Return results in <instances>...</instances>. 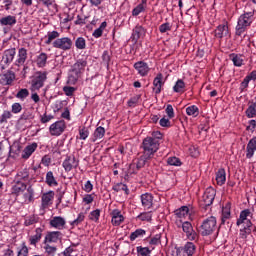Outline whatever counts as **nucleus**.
<instances>
[{
  "instance_id": "obj_1",
  "label": "nucleus",
  "mask_w": 256,
  "mask_h": 256,
  "mask_svg": "<svg viewBox=\"0 0 256 256\" xmlns=\"http://www.w3.org/2000/svg\"><path fill=\"white\" fill-rule=\"evenodd\" d=\"M253 217L254 214L250 209H244L236 220V226L239 227V238L244 242L248 241L252 233H256V225L252 222Z\"/></svg>"
},
{
  "instance_id": "obj_2",
  "label": "nucleus",
  "mask_w": 256,
  "mask_h": 256,
  "mask_svg": "<svg viewBox=\"0 0 256 256\" xmlns=\"http://www.w3.org/2000/svg\"><path fill=\"white\" fill-rule=\"evenodd\" d=\"M88 65L87 57L83 56L82 58H79L71 67V74L69 75V81L70 83H77L79 81V78L83 75L85 72V68Z\"/></svg>"
},
{
  "instance_id": "obj_3",
  "label": "nucleus",
  "mask_w": 256,
  "mask_h": 256,
  "mask_svg": "<svg viewBox=\"0 0 256 256\" xmlns=\"http://www.w3.org/2000/svg\"><path fill=\"white\" fill-rule=\"evenodd\" d=\"M253 12H246L238 17L237 25L235 27V35L242 36L253 23Z\"/></svg>"
},
{
  "instance_id": "obj_4",
  "label": "nucleus",
  "mask_w": 256,
  "mask_h": 256,
  "mask_svg": "<svg viewBox=\"0 0 256 256\" xmlns=\"http://www.w3.org/2000/svg\"><path fill=\"white\" fill-rule=\"evenodd\" d=\"M142 154L153 159L154 155L160 149V143L153 141L152 138L146 137L141 144Z\"/></svg>"
},
{
  "instance_id": "obj_5",
  "label": "nucleus",
  "mask_w": 256,
  "mask_h": 256,
  "mask_svg": "<svg viewBox=\"0 0 256 256\" xmlns=\"http://www.w3.org/2000/svg\"><path fill=\"white\" fill-rule=\"evenodd\" d=\"M217 228L216 217L210 216L203 220L201 226L199 227V232L203 237L212 235Z\"/></svg>"
},
{
  "instance_id": "obj_6",
  "label": "nucleus",
  "mask_w": 256,
  "mask_h": 256,
  "mask_svg": "<svg viewBox=\"0 0 256 256\" xmlns=\"http://www.w3.org/2000/svg\"><path fill=\"white\" fill-rule=\"evenodd\" d=\"M178 228H182L183 233L186 235L187 239L190 241H195L199 239L197 231H195L193 224L190 221L179 220L176 222Z\"/></svg>"
},
{
  "instance_id": "obj_7",
  "label": "nucleus",
  "mask_w": 256,
  "mask_h": 256,
  "mask_svg": "<svg viewBox=\"0 0 256 256\" xmlns=\"http://www.w3.org/2000/svg\"><path fill=\"white\" fill-rule=\"evenodd\" d=\"M47 72L37 71L31 82L32 91H39L44 87L45 81H47Z\"/></svg>"
},
{
  "instance_id": "obj_8",
  "label": "nucleus",
  "mask_w": 256,
  "mask_h": 256,
  "mask_svg": "<svg viewBox=\"0 0 256 256\" xmlns=\"http://www.w3.org/2000/svg\"><path fill=\"white\" fill-rule=\"evenodd\" d=\"M52 47L61 51H70L73 47V40L70 37L57 38L52 42Z\"/></svg>"
},
{
  "instance_id": "obj_9",
  "label": "nucleus",
  "mask_w": 256,
  "mask_h": 256,
  "mask_svg": "<svg viewBox=\"0 0 256 256\" xmlns=\"http://www.w3.org/2000/svg\"><path fill=\"white\" fill-rule=\"evenodd\" d=\"M215 196L216 190L213 187H208L202 196L201 207H210L213 204Z\"/></svg>"
},
{
  "instance_id": "obj_10",
  "label": "nucleus",
  "mask_w": 256,
  "mask_h": 256,
  "mask_svg": "<svg viewBox=\"0 0 256 256\" xmlns=\"http://www.w3.org/2000/svg\"><path fill=\"white\" fill-rule=\"evenodd\" d=\"M197 247L192 242H187L183 247L177 249V256H194Z\"/></svg>"
},
{
  "instance_id": "obj_11",
  "label": "nucleus",
  "mask_w": 256,
  "mask_h": 256,
  "mask_svg": "<svg viewBox=\"0 0 256 256\" xmlns=\"http://www.w3.org/2000/svg\"><path fill=\"white\" fill-rule=\"evenodd\" d=\"M66 122L61 120L49 126V133L51 136H60L66 130Z\"/></svg>"
},
{
  "instance_id": "obj_12",
  "label": "nucleus",
  "mask_w": 256,
  "mask_h": 256,
  "mask_svg": "<svg viewBox=\"0 0 256 256\" xmlns=\"http://www.w3.org/2000/svg\"><path fill=\"white\" fill-rule=\"evenodd\" d=\"M62 167L65 172H71L73 169H77V167H79V160H77L74 155L66 156L62 163Z\"/></svg>"
},
{
  "instance_id": "obj_13",
  "label": "nucleus",
  "mask_w": 256,
  "mask_h": 256,
  "mask_svg": "<svg viewBox=\"0 0 256 256\" xmlns=\"http://www.w3.org/2000/svg\"><path fill=\"white\" fill-rule=\"evenodd\" d=\"M62 239L61 231H48L46 236H44L43 244H53L58 243Z\"/></svg>"
},
{
  "instance_id": "obj_14",
  "label": "nucleus",
  "mask_w": 256,
  "mask_h": 256,
  "mask_svg": "<svg viewBox=\"0 0 256 256\" xmlns=\"http://www.w3.org/2000/svg\"><path fill=\"white\" fill-rule=\"evenodd\" d=\"M145 35H146V29L141 25H136L135 28L132 30L130 40L134 44H137V42H139V39L145 37Z\"/></svg>"
},
{
  "instance_id": "obj_15",
  "label": "nucleus",
  "mask_w": 256,
  "mask_h": 256,
  "mask_svg": "<svg viewBox=\"0 0 256 256\" xmlns=\"http://www.w3.org/2000/svg\"><path fill=\"white\" fill-rule=\"evenodd\" d=\"M215 38L223 39L230 35L228 22L220 24L214 31Z\"/></svg>"
},
{
  "instance_id": "obj_16",
  "label": "nucleus",
  "mask_w": 256,
  "mask_h": 256,
  "mask_svg": "<svg viewBox=\"0 0 256 256\" xmlns=\"http://www.w3.org/2000/svg\"><path fill=\"white\" fill-rule=\"evenodd\" d=\"M110 216L111 224L113 226H120L125 221V217L122 215V212L119 209L112 210Z\"/></svg>"
},
{
  "instance_id": "obj_17",
  "label": "nucleus",
  "mask_w": 256,
  "mask_h": 256,
  "mask_svg": "<svg viewBox=\"0 0 256 256\" xmlns=\"http://www.w3.org/2000/svg\"><path fill=\"white\" fill-rule=\"evenodd\" d=\"M16 55H17V51L15 50V48H9L8 50H4L3 56H2V62L5 65H10L13 63Z\"/></svg>"
},
{
  "instance_id": "obj_18",
  "label": "nucleus",
  "mask_w": 256,
  "mask_h": 256,
  "mask_svg": "<svg viewBox=\"0 0 256 256\" xmlns=\"http://www.w3.org/2000/svg\"><path fill=\"white\" fill-rule=\"evenodd\" d=\"M67 222L65 218L62 216H54L52 219L49 221V225L52 228L58 229V230H63L66 226Z\"/></svg>"
},
{
  "instance_id": "obj_19",
  "label": "nucleus",
  "mask_w": 256,
  "mask_h": 256,
  "mask_svg": "<svg viewBox=\"0 0 256 256\" xmlns=\"http://www.w3.org/2000/svg\"><path fill=\"white\" fill-rule=\"evenodd\" d=\"M142 207L146 210H150L153 207L154 196L150 193H145L140 196Z\"/></svg>"
},
{
  "instance_id": "obj_20",
  "label": "nucleus",
  "mask_w": 256,
  "mask_h": 256,
  "mask_svg": "<svg viewBox=\"0 0 256 256\" xmlns=\"http://www.w3.org/2000/svg\"><path fill=\"white\" fill-rule=\"evenodd\" d=\"M15 81V72L7 71L6 73L0 75V84L1 85H12Z\"/></svg>"
},
{
  "instance_id": "obj_21",
  "label": "nucleus",
  "mask_w": 256,
  "mask_h": 256,
  "mask_svg": "<svg viewBox=\"0 0 256 256\" xmlns=\"http://www.w3.org/2000/svg\"><path fill=\"white\" fill-rule=\"evenodd\" d=\"M256 152V137L249 140L246 146V158L252 159Z\"/></svg>"
},
{
  "instance_id": "obj_22",
  "label": "nucleus",
  "mask_w": 256,
  "mask_h": 256,
  "mask_svg": "<svg viewBox=\"0 0 256 256\" xmlns=\"http://www.w3.org/2000/svg\"><path fill=\"white\" fill-rule=\"evenodd\" d=\"M43 231L44 229L41 227H37L35 229V234H33L30 238H29V243L32 246H35L41 241L42 237H43Z\"/></svg>"
},
{
  "instance_id": "obj_23",
  "label": "nucleus",
  "mask_w": 256,
  "mask_h": 256,
  "mask_svg": "<svg viewBox=\"0 0 256 256\" xmlns=\"http://www.w3.org/2000/svg\"><path fill=\"white\" fill-rule=\"evenodd\" d=\"M164 83L165 82H163V74L162 73L157 74V76L153 81V85H154L153 91L155 92L156 95L161 94Z\"/></svg>"
},
{
  "instance_id": "obj_24",
  "label": "nucleus",
  "mask_w": 256,
  "mask_h": 256,
  "mask_svg": "<svg viewBox=\"0 0 256 256\" xmlns=\"http://www.w3.org/2000/svg\"><path fill=\"white\" fill-rule=\"evenodd\" d=\"M133 67L142 77L146 76L150 71L148 64L143 61L136 62Z\"/></svg>"
},
{
  "instance_id": "obj_25",
  "label": "nucleus",
  "mask_w": 256,
  "mask_h": 256,
  "mask_svg": "<svg viewBox=\"0 0 256 256\" xmlns=\"http://www.w3.org/2000/svg\"><path fill=\"white\" fill-rule=\"evenodd\" d=\"M235 67H242L245 64V56L232 53L228 56Z\"/></svg>"
},
{
  "instance_id": "obj_26",
  "label": "nucleus",
  "mask_w": 256,
  "mask_h": 256,
  "mask_svg": "<svg viewBox=\"0 0 256 256\" xmlns=\"http://www.w3.org/2000/svg\"><path fill=\"white\" fill-rule=\"evenodd\" d=\"M55 193L54 191H48V193H44L42 196V207L43 209H47L49 205H52V201L54 199Z\"/></svg>"
},
{
  "instance_id": "obj_27",
  "label": "nucleus",
  "mask_w": 256,
  "mask_h": 256,
  "mask_svg": "<svg viewBox=\"0 0 256 256\" xmlns=\"http://www.w3.org/2000/svg\"><path fill=\"white\" fill-rule=\"evenodd\" d=\"M38 144L36 142L25 147L22 153V159L28 160L31 155L37 150Z\"/></svg>"
},
{
  "instance_id": "obj_28",
  "label": "nucleus",
  "mask_w": 256,
  "mask_h": 256,
  "mask_svg": "<svg viewBox=\"0 0 256 256\" xmlns=\"http://www.w3.org/2000/svg\"><path fill=\"white\" fill-rule=\"evenodd\" d=\"M0 25L2 27H4V26L13 27V26L17 25V17L12 16V15L5 16L0 19Z\"/></svg>"
},
{
  "instance_id": "obj_29",
  "label": "nucleus",
  "mask_w": 256,
  "mask_h": 256,
  "mask_svg": "<svg viewBox=\"0 0 256 256\" xmlns=\"http://www.w3.org/2000/svg\"><path fill=\"white\" fill-rule=\"evenodd\" d=\"M28 58L27 50L24 47L19 48L16 65H23Z\"/></svg>"
},
{
  "instance_id": "obj_30",
  "label": "nucleus",
  "mask_w": 256,
  "mask_h": 256,
  "mask_svg": "<svg viewBox=\"0 0 256 256\" xmlns=\"http://www.w3.org/2000/svg\"><path fill=\"white\" fill-rule=\"evenodd\" d=\"M27 189V185L21 181L15 180L14 185L12 186V194L19 195Z\"/></svg>"
},
{
  "instance_id": "obj_31",
  "label": "nucleus",
  "mask_w": 256,
  "mask_h": 256,
  "mask_svg": "<svg viewBox=\"0 0 256 256\" xmlns=\"http://www.w3.org/2000/svg\"><path fill=\"white\" fill-rule=\"evenodd\" d=\"M146 236V230L143 228H137L135 231L131 232L129 239L134 242L137 239H143Z\"/></svg>"
},
{
  "instance_id": "obj_32",
  "label": "nucleus",
  "mask_w": 256,
  "mask_h": 256,
  "mask_svg": "<svg viewBox=\"0 0 256 256\" xmlns=\"http://www.w3.org/2000/svg\"><path fill=\"white\" fill-rule=\"evenodd\" d=\"M231 218V203H226L222 209L221 225H225L226 221Z\"/></svg>"
},
{
  "instance_id": "obj_33",
  "label": "nucleus",
  "mask_w": 256,
  "mask_h": 256,
  "mask_svg": "<svg viewBox=\"0 0 256 256\" xmlns=\"http://www.w3.org/2000/svg\"><path fill=\"white\" fill-rule=\"evenodd\" d=\"M16 181H24L27 182L30 180V173L28 168H24L20 171L17 172L16 177H15Z\"/></svg>"
},
{
  "instance_id": "obj_34",
  "label": "nucleus",
  "mask_w": 256,
  "mask_h": 256,
  "mask_svg": "<svg viewBox=\"0 0 256 256\" xmlns=\"http://www.w3.org/2000/svg\"><path fill=\"white\" fill-rule=\"evenodd\" d=\"M105 132H106V130L104 127H102V126L97 127L90 139L91 142L96 143L97 140L102 139L105 136Z\"/></svg>"
},
{
  "instance_id": "obj_35",
  "label": "nucleus",
  "mask_w": 256,
  "mask_h": 256,
  "mask_svg": "<svg viewBox=\"0 0 256 256\" xmlns=\"http://www.w3.org/2000/svg\"><path fill=\"white\" fill-rule=\"evenodd\" d=\"M186 91V84L182 79H178L174 86H173V92L178 94H183Z\"/></svg>"
},
{
  "instance_id": "obj_36",
  "label": "nucleus",
  "mask_w": 256,
  "mask_h": 256,
  "mask_svg": "<svg viewBox=\"0 0 256 256\" xmlns=\"http://www.w3.org/2000/svg\"><path fill=\"white\" fill-rule=\"evenodd\" d=\"M46 184L49 187H57L59 185L57 179L55 178L53 171L49 170L46 172Z\"/></svg>"
},
{
  "instance_id": "obj_37",
  "label": "nucleus",
  "mask_w": 256,
  "mask_h": 256,
  "mask_svg": "<svg viewBox=\"0 0 256 256\" xmlns=\"http://www.w3.org/2000/svg\"><path fill=\"white\" fill-rule=\"evenodd\" d=\"M216 181L217 184L219 186H222L225 184L226 182V171L224 168H220L217 172H216Z\"/></svg>"
},
{
  "instance_id": "obj_38",
  "label": "nucleus",
  "mask_w": 256,
  "mask_h": 256,
  "mask_svg": "<svg viewBox=\"0 0 256 256\" xmlns=\"http://www.w3.org/2000/svg\"><path fill=\"white\" fill-rule=\"evenodd\" d=\"M189 207L188 206H182L179 209H176L174 211V214L177 218L182 219L185 218L189 214Z\"/></svg>"
},
{
  "instance_id": "obj_39",
  "label": "nucleus",
  "mask_w": 256,
  "mask_h": 256,
  "mask_svg": "<svg viewBox=\"0 0 256 256\" xmlns=\"http://www.w3.org/2000/svg\"><path fill=\"white\" fill-rule=\"evenodd\" d=\"M48 60V56L45 52H41L39 56H37L36 63L37 66L43 68L46 66Z\"/></svg>"
},
{
  "instance_id": "obj_40",
  "label": "nucleus",
  "mask_w": 256,
  "mask_h": 256,
  "mask_svg": "<svg viewBox=\"0 0 256 256\" xmlns=\"http://www.w3.org/2000/svg\"><path fill=\"white\" fill-rule=\"evenodd\" d=\"M60 33L56 30L48 31V39L44 42L46 45H51L54 40L59 39Z\"/></svg>"
},
{
  "instance_id": "obj_41",
  "label": "nucleus",
  "mask_w": 256,
  "mask_h": 256,
  "mask_svg": "<svg viewBox=\"0 0 256 256\" xmlns=\"http://www.w3.org/2000/svg\"><path fill=\"white\" fill-rule=\"evenodd\" d=\"M186 114L193 118H197V116H199V107L197 105H190L186 107Z\"/></svg>"
},
{
  "instance_id": "obj_42",
  "label": "nucleus",
  "mask_w": 256,
  "mask_h": 256,
  "mask_svg": "<svg viewBox=\"0 0 256 256\" xmlns=\"http://www.w3.org/2000/svg\"><path fill=\"white\" fill-rule=\"evenodd\" d=\"M58 256H79L77 250L75 249V245L69 246L63 252L58 254Z\"/></svg>"
},
{
  "instance_id": "obj_43",
  "label": "nucleus",
  "mask_w": 256,
  "mask_h": 256,
  "mask_svg": "<svg viewBox=\"0 0 256 256\" xmlns=\"http://www.w3.org/2000/svg\"><path fill=\"white\" fill-rule=\"evenodd\" d=\"M152 160V158L145 156L144 154H142L140 156V158L138 159L137 163H136V168L139 170L141 168H143L145 165L148 164V162Z\"/></svg>"
},
{
  "instance_id": "obj_44",
  "label": "nucleus",
  "mask_w": 256,
  "mask_h": 256,
  "mask_svg": "<svg viewBox=\"0 0 256 256\" xmlns=\"http://www.w3.org/2000/svg\"><path fill=\"white\" fill-rule=\"evenodd\" d=\"M58 248L56 246H51L49 243L44 244V252L48 256H55L57 254Z\"/></svg>"
},
{
  "instance_id": "obj_45",
  "label": "nucleus",
  "mask_w": 256,
  "mask_h": 256,
  "mask_svg": "<svg viewBox=\"0 0 256 256\" xmlns=\"http://www.w3.org/2000/svg\"><path fill=\"white\" fill-rule=\"evenodd\" d=\"M107 28V22H102L101 26L93 32V37L99 39L103 36L104 30Z\"/></svg>"
},
{
  "instance_id": "obj_46",
  "label": "nucleus",
  "mask_w": 256,
  "mask_h": 256,
  "mask_svg": "<svg viewBox=\"0 0 256 256\" xmlns=\"http://www.w3.org/2000/svg\"><path fill=\"white\" fill-rule=\"evenodd\" d=\"M35 118L32 110L25 109L23 114H21L19 121H27V120H33Z\"/></svg>"
},
{
  "instance_id": "obj_47",
  "label": "nucleus",
  "mask_w": 256,
  "mask_h": 256,
  "mask_svg": "<svg viewBox=\"0 0 256 256\" xmlns=\"http://www.w3.org/2000/svg\"><path fill=\"white\" fill-rule=\"evenodd\" d=\"M137 220L141 221V222H151L152 220V212H142L140 213L137 217Z\"/></svg>"
},
{
  "instance_id": "obj_48",
  "label": "nucleus",
  "mask_w": 256,
  "mask_h": 256,
  "mask_svg": "<svg viewBox=\"0 0 256 256\" xmlns=\"http://www.w3.org/2000/svg\"><path fill=\"white\" fill-rule=\"evenodd\" d=\"M112 190L115 191V192L124 191L126 195L130 194V190H129L128 186L126 184H123V183H119V184L114 185L112 187Z\"/></svg>"
},
{
  "instance_id": "obj_49",
  "label": "nucleus",
  "mask_w": 256,
  "mask_h": 256,
  "mask_svg": "<svg viewBox=\"0 0 256 256\" xmlns=\"http://www.w3.org/2000/svg\"><path fill=\"white\" fill-rule=\"evenodd\" d=\"M12 118H13L12 112H10V110H4L0 116V124L7 123L8 119H12Z\"/></svg>"
},
{
  "instance_id": "obj_50",
  "label": "nucleus",
  "mask_w": 256,
  "mask_h": 256,
  "mask_svg": "<svg viewBox=\"0 0 256 256\" xmlns=\"http://www.w3.org/2000/svg\"><path fill=\"white\" fill-rule=\"evenodd\" d=\"M167 163L170 166H175V167L182 166V161L178 157H168Z\"/></svg>"
},
{
  "instance_id": "obj_51",
  "label": "nucleus",
  "mask_w": 256,
  "mask_h": 256,
  "mask_svg": "<svg viewBox=\"0 0 256 256\" xmlns=\"http://www.w3.org/2000/svg\"><path fill=\"white\" fill-rule=\"evenodd\" d=\"M17 250H18L17 256H28L29 255V249L26 246L25 242H23Z\"/></svg>"
},
{
  "instance_id": "obj_52",
  "label": "nucleus",
  "mask_w": 256,
  "mask_h": 256,
  "mask_svg": "<svg viewBox=\"0 0 256 256\" xmlns=\"http://www.w3.org/2000/svg\"><path fill=\"white\" fill-rule=\"evenodd\" d=\"M147 138H151L156 143L161 144V140L163 139V134L160 131H154L152 132L151 136H148Z\"/></svg>"
},
{
  "instance_id": "obj_53",
  "label": "nucleus",
  "mask_w": 256,
  "mask_h": 256,
  "mask_svg": "<svg viewBox=\"0 0 256 256\" xmlns=\"http://www.w3.org/2000/svg\"><path fill=\"white\" fill-rule=\"evenodd\" d=\"M89 129L86 127H82L79 129V136L77 137L80 140H86L89 136Z\"/></svg>"
},
{
  "instance_id": "obj_54",
  "label": "nucleus",
  "mask_w": 256,
  "mask_h": 256,
  "mask_svg": "<svg viewBox=\"0 0 256 256\" xmlns=\"http://www.w3.org/2000/svg\"><path fill=\"white\" fill-rule=\"evenodd\" d=\"M75 46L79 50H84L86 48V41L83 37H78L75 41Z\"/></svg>"
},
{
  "instance_id": "obj_55",
  "label": "nucleus",
  "mask_w": 256,
  "mask_h": 256,
  "mask_svg": "<svg viewBox=\"0 0 256 256\" xmlns=\"http://www.w3.org/2000/svg\"><path fill=\"white\" fill-rule=\"evenodd\" d=\"M29 96V91L26 88L20 89L17 94L16 98L20 100H25Z\"/></svg>"
},
{
  "instance_id": "obj_56",
  "label": "nucleus",
  "mask_w": 256,
  "mask_h": 256,
  "mask_svg": "<svg viewBox=\"0 0 256 256\" xmlns=\"http://www.w3.org/2000/svg\"><path fill=\"white\" fill-rule=\"evenodd\" d=\"M100 215H101V210L96 209V210L90 212L89 219L91 221L98 222L100 219Z\"/></svg>"
},
{
  "instance_id": "obj_57",
  "label": "nucleus",
  "mask_w": 256,
  "mask_h": 256,
  "mask_svg": "<svg viewBox=\"0 0 256 256\" xmlns=\"http://www.w3.org/2000/svg\"><path fill=\"white\" fill-rule=\"evenodd\" d=\"M85 219V215L84 213H79L78 217L76 219H74L70 224L71 226L77 227L79 226Z\"/></svg>"
},
{
  "instance_id": "obj_58",
  "label": "nucleus",
  "mask_w": 256,
  "mask_h": 256,
  "mask_svg": "<svg viewBox=\"0 0 256 256\" xmlns=\"http://www.w3.org/2000/svg\"><path fill=\"white\" fill-rule=\"evenodd\" d=\"M250 79L246 76L244 77L243 81L240 83L239 90L241 93H243L246 89L249 88Z\"/></svg>"
},
{
  "instance_id": "obj_59",
  "label": "nucleus",
  "mask_w": 256,
  "mask_h": 256,
  "mask_svg": "<svg viewBox=\"0 0 256 256\" xmlns=\"http://www.w3.org/2000/svg\"><path fill=\"white\" fill-rule=\"evenodd\" d=\"M22 111V105L19 102H15L11 106V112L13 114H19Z\"/></svg>"
},
{
  "instance_id": "obj_60",
  "label": "nucleus",
  "mask_w": 256,
  "mask_h": 256,
  "mask_svg": "<svg viewBox=\"0 0 256 256\" xmlns=\"http://www.w3.org/2000/svg\"><path fill=\"white\" fill-rule=\"evenodd\" d=\"M136 249H137L139 256H150L151 251L149 250V248H147V247L143 248L140 246V247H137Z\"/></svg>"
},
{
  "instance_id": "obj_61",
  "label": "nucleus",
  "mask_w": 256,
  "mask_h": 256,
  "mask_svg": "<svg viewBox=\"0 0 256 256\" xmlns=\"http://www.w3.org/2000/svg\"><path fill=\"white\" fill-rule=\"evenodd\" d=\"M172 29V26L169 22H166V23H163L160 27H159V31L162 33V34H165L169 31H171Z\"/></svg>"
},
{
  "instance_id": "obj_62",
  "label": "nucleus",
  "mask_w": 256,
  "mask_h": 256,
  "mask_svg": "<svg viewBox=\"0 0 256 256\" xmlns=\"http://www.w3.org/2000/svg\"><path fill=\"white\" fill-rule=\"evenodd\" d=\"M166 115H168V119H173L175 117V112L172 104L166 105Z\"/></svg>"
},
{
  "instance_id": "obj_63",
  "label": "nucleus",
  "mask_w": 256,
  "mask_h": 256,
  "mask_svg": "<svg viewBox=\"0 0 256 256\" xmlns=\"http://www.w3.org/2000/svg\"><path fill=\"white\" fill-rule=\"evenodd\" d=\"M145 11V7L143 6V4H139L137 5L133 10H132V15L133 16H138L139 14H141V12Z\"/></svg>"
},
{
  "instance_id": "obj_64",
  "label": "nucleus",
  "mask_w": 256,
  "mask_h": 256,
  "mask_svg": "<svg viewBox=\"0 0 256 256\" xmlns=\"http://www.w3.org/2000/svg\"><path fill=\"white\" fill-rule=\"evenodd\" d=\"M150 245H159L161 244V234H156V236H153L151 240L149 241Z\"/></svg>"
}]
</instances>
